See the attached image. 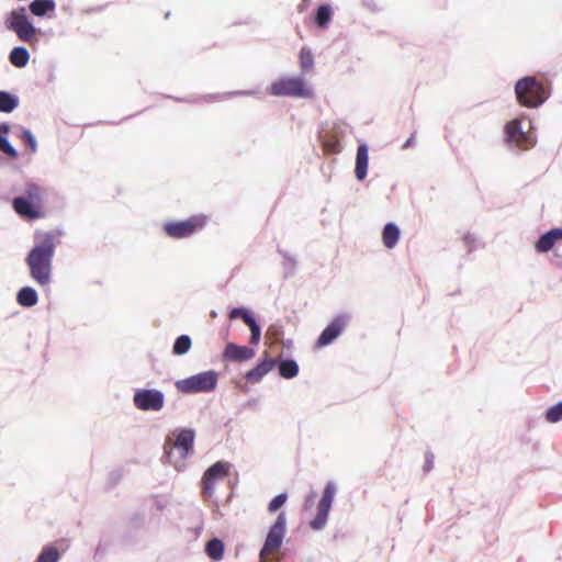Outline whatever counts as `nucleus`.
Listing matches in <instances>:
<instances>
[{
    "mask_svg": "<svg viewBox=\"0 0 562 562\" xmlns=\"http://www.w3.org/2000/svg\"><path fill=\"white\" fill-rule=\"evenodd\" d=\"M9 30L15 32L18 37L26 43H33L36 38V29L29 22L25 9L13 10L5 21Z\"/></svg>",
    "mask_w": 562,
    "mask_h": 562,
    "instance_id": "6e6552de",
    "label": "nucleus"
},
{
    "mask_svg": "<svg viewBox=\"0 0 562 562\" xmlns=\"http://www.w3.org/2000/svg\"><path fill=\"white\" fill-rule=\"evenodd\" d=\"M229 474V464L224 461H217L212 464L202 477V495L209 498L213 495L215 483L225 479Z\"/></svg>",
    "mask_w": 562,
    "mask_h": 562,
    "instance_id": "9b49d317",
    "label": "nucleus"
},
{
    "mask_svg": "<svg viewBox=\"0 0 562 562\" xmlns=\"http://www.w3.org/2000/svg\"><path fill=\"white\" fill-rule=\"evenodd\" d=\"M30 54L26 48L24 47H14L9 55L10 63L16 67L22 68L25 67L29 63Z\"/></svg>",
    "mask_w": 562,
    "mask_h": 562,
    "instance_id": "4be33fe9",
    "label": "nucleus"
},
{
    "mask_svg": "<svg viewBox=\"0 0 562 562\" xmlns=\"http://www.w3.org/2000/svg\"><path fill=\"white\" fill-rule=\"evenodd\" d=\"M205 551L211 559L220 561L223 558L224 544L220 539L214 538L207 542Z\"/></svg>",
    "mask_w": 562,
    "mask_h": 562,
    "instance_id": "a878e982",
    "label": "nucleus"
},
{
    "mask_svg": "<svg viewBox=\"0 0 562 562\" xmlns=\"http://www.w3.org/2000/svg\"><path fill=\"white\" fill-rule=\"evenodd\" d=\"M223 357L232 361H246L255 357V350L246 346L229 342L225 347Z\"/></svg>",
    "mask_w": 562,
    "mask_h": 562,
    "instance_id": "f3484780",
    "label": "nucleus"
},
{
    "mask_svg": "<svg viewBox=\"0 0 562 562\" xmlns=\"http://www.w3.org/2000/svg\"><path fill=\"white\" fill-rule=\"evenodd\" d=\"M506 142L520 149H529L535 145V138L530 132L521 128V121L514 119L505 125Z\"/></svg>",
    "mask_w": 562,
    "mask_h": 562,
    "instance_id": "9d476101",
    "label": "nucleus"
},
{
    "mask_svg": "<svg viewBox=\"0 0 562 562\" xmlns=\"http://www.w3.org/2000/svg\"><path fill=\"white\" fill-rule=\"evenodd\" d=\"M60 559L59 551L53 546L44 547L35 562H58Z\"/></svg>",
    "mask_w": 562,
    "mask_h": 562,
    "instance_id": "c85d7f7f",
    "label": "nucleus"
},
{
    "mask_svg": "<svg viewBox=\"0 0 562 562\" xmlns=\"http://www.w3.org/2000/svg\"><path fill=\"white\" fill-rule=\"evenodd\" d=\"M195 434L192 429H181L172 441L168 437L164 445L165 462L172 465L177 471L186 467L188 456L193 451Z\"/></svg>",
    "mask_w": 562,
    "mask_h": 562,
    "instance_id": "7ed1b4c3",
    "label": "nucleus"
},
{
    "mask_svg": "<svg viewBox=\"0 0 562 562\" xmlns=\"http://www.w3.org/2000/svg\"><path fill=\"white\" fill-rule=\"evenodd\" d=\"M18 106V100L5 91H0V112L10 113Z\"/></svg>",
    "mask_w": 562,
    "mask_h": 562,
    "instance_id": "cd10ccee",
    "label": "nucleus"
},
{
    "mask_svg": "<svg viewBox=\"0 0 562 562\" xmlns=\"http://www.w3.org/2000/svg\"><path fill=\"white\" fill-rule=\"evenodd\" d=\"M0 150L8 155L10 158L14 159L18 157L16 150L11 146L4 135H0Z\"/></svg>",
    "mask_w": 562,
    "mask_h": 562,
    "instance_id": "72a5a7b5",
    "label": "nucleus"
},
{
    "mask_svg": "<svg viewBox=\"0 0 562 562\" xmlns=\"http://www.w3.org/2000/svg\"><path fill=\"white\" fill-rule=\"evenodd\" d=\"M286 499H288V495L285 493H281V494L277 495L269 503L268 510L270 513L277 512L279 508H281L285 504Z\"/></svg>",
    "mask_w": 562,
    "mask_h": 562,
    "instance_id": "473e14b6",
    "label": "nucleus"
},
{
    "mask_svg": "<svg viewBox=\"0 0 562 562\" xmlns=\"http://www.w3.org/2000/svg\"><path fill=\"white\" fill-rule=\"evenodd\" d=\"M217 384V373L215 371H204L191 375L175 383L176 389L183 394L207 393L213 391Z\"/></svg>",
    "mask_w": 562,
    "mask_h": 562,
    "instance_id": "0eeeda50",
    "label": "nucleus"
},
{
    "mask_svg": "<svg viewBox=\"0 0 562 562\" xmlns=\"http://www.w3.org/2000/svg\"><path fill=\"white\" fill-rule=\"evenodd\" d=\"M299 373V366L294 360L286 359L279 363V374L284 379H293Z\"/></svg>",
    "mask_w": 562,
    "mask_h": 562,
    "instance_id": "b1692460",
    "label": "nucleus"
},
{
    "mask_svg": "<svg viewBox=\"0 0 562 562\" xmlns=\"http://www.w3.org/2000/svg\"><path fill=\"white\" fill-rule=\"evenodd\" d=\"M268 93L273 97L312 99L315 93L306 80L299 76L281 77L271 82Z\"/></svg>",
    "mask_w": 562,
    "mask_h": 562,
    "instance_id": "20e7f679",
    "label": "nucleus"
},
{
    "mask_svg": "<svg viewBox=\"0 0 562 562\" xmlns=\"http://www.w3.org/2000/svg\"><path fill=\"white\" fill-rule=\"evenodd\" d=\"M515 92L519 104L527 108L539 106L548 97L543 85L535 77H525L518 80Z\"/></svg>",
    "mask_w": 562,
    "mask_h": 562,
    "instance_id": "39448f33",
    "label": "nucleus"
},
{
    "mask_svg": "<svg viewBox=\"0 0 562 562\" xmlns=\"http://www.w3.org/2000/svg\"><path fill=\"white\" fill-rule=\"evenodd\" d=\"M191 338L187 335L179 336L172 347V352L177 356L187 353L191 348Z\"/></svg>",
    "mask_w": 562,
    "mask_h": 562,
    "instance_id": "c756f323",
    "label": "nucleus"
},
{
    "mask_svg": "<svg viewBox=\"0 0 562 562\" xmlns=\"http://www.w3.org/2000/svg\"><path fill=\"white\" fill-rule=\"evenodd\" d=\"M546 419L549 423H557V422L562 419V402H560L557 405L550 407L546 412Z\"/></svg>",
    "mask_w": 562,
    "mask_h": 562,
    "instance_id": "7c9ffc66",
    "label": "nucleus"
},
{
    "mask_svg": "<svg viewBox=\"0 0 562 562\" xmlns=\"http://www.w3.org/2000/svg\"><path fill=\"white\" fill-rule=\"evenodd\" d=\"M339 140L335 136L327 137L323 140V149L326 154H336L339 151Z\"/></svg>",
    "mask_w": 562,
    "mask_h": 562,
    "instance_id": "2f4dec72",
    "label": "nucleus"
},
{
    "mask_svg": "<svg viewBox=\"0 0 562 562\" xmlns=\"http://www.w3.org/2000/svg\"><path fill=\"white\" fill-rule=\"evenodd\" d=\"M334 494L335 487L331 483H328L318 503L317 515L310 524L313 529L319 530L325 526L334 499Z\"/></svg>",
    "mask_w": 562,
    "mask_h": 562,
    "instance_id": "4468645a",
    "label": "nucleus"
},
{
    "mask_svg": "<svg viewBox=\"0 0 562 562\" xmlns=\"http://www.w3.org/2000/svg\"><path fill=\"white\" fill-rule=\"evenodd\" d=\"M16 301L22 306L31 307L37 303L38 296L33 288L24 286L18 292Z\"/></svg>",
    "mask_w": 562,
    "mask_h": 562,
    "instance_id": "412c9836",
    "label": "nucleus"
},
{
    "mask_svg": "<svg viewBox=\"0 0 562 562\" xmlns=\"http://www.w3.org/2000/svg\"><path fill=\"white\" fill-rule=\"evenodd\" d=\"M21 138L30 147L32 153H34L36 150V140L30 131H27V130L23 131Z\"/></svg>",
    "mask_w": 562,
    "mask_h": 562,
    "instance_id": "f704fd0d",
    "label": "nucleus"
},
{
    "mask_svg": "<svg viewBox=\"0 0 562 562\" xmlns=\"http://www.w3.org/2000/svg\"><path fill=\"white\" fill-rule=\"evenodd\" d=\"M133 401L140 411H160L164 407L165 397L158 390H138Z\"/></svg>",
    "mask_w": 562,
    "mask_h": 562,
    "instance_id": "f8f14e48",
    "label": "nucleus"
},
{
    "mask_svg": "<svg viewBox=\"0 0 562 562\" xmlns=\"http://www.w3.org/2000/svg\"><path fill=\"white\" fill-rule=\"evenodd\" d=\"M286 517L284 513H280L274 524L270 527L263 548L260 551V559L267 560L270 555L276 554L281 548L285 533Z\"/></svg>",
    "mask_w": 562,
    "mask_h": 562,
    "instance_id": "1a4fd4ad",
    "label": "nucleus"
},
{
    "mask_svg": "<svg viewBox=\"0 0 562 562\" xmlns=\"http://www.w3.org/2000/svg\"><path fill=\"white\" fill-rule=\"evenodd\" d=\"M274 366L276 361L266 356L263 360L245 374V378L250 383H258Z\"/></svg>",
    "mask_w": 562,
    "mask_h": 562,
    "instance_id": "a211bd4d",
    "label": "nucleus"
},
{
    "mask_svg": "<svg viewBox=\"0 0 562 562\" xmlns=\"http://www.w3.org/2000/svg\"><path fill=\"white\" fill-rule=\"evenodd\" d=\"M60 237V231L36 233L34 246L25 259L31 278L42 286L48 285L50 282L52 261Z\"/></svg>",
    "mask_w": 562,
    "mask_h": 562,
    "instance_id": "f257e3e1",
    "label": "nucleus"
},
{
    "mask_svg": "<svg viewBox=\"0 0 562 562\" xmlns=\"http://www.w3.org/2000/svg\"><path fill=\"white\" fill-rule=\"evenodd\" d=\"M55 3L53 0H34L30 4V10L34 15L43 16L48 11H53Z\"/></svg>",
    "mask_w": 562,
    "mask_h": 562,
    "instance_id": "5701e85b",
    "label": "nucleus"
},
{
    "mask_svg": "<svg viewBox=\"0 0 562 562\" xmlns=\"http://www.w3.org/2000/svg\"><path fill=\"white\" fill-rule=\"evenodd\" d=\"M535 248L538 252L554 250L555 257L562 259V228L555 227L541 235Z\"/></svg>",
    "mask_w": 562,
    "mask_h": 562,
    "instance_id": "ddd939ff",
    "label": "nucleus"
},
{
    "mask_svg": "<svg viewBox=\"0 0 562 562\" xmlns=\"http://www.w3.org/2000/svg\"><path fill=\"white\" fill-rule=\"evenodd\" d=\"M10 132V126L7 123L0 124V135L8 134Z\"/></svg>",
    "mask_w": 562,
    "mask_h": 562,
    "instance_id": "c9c22d12",
    "label": "nucleus"
},
{
    "mask_svg": "<svg viewBox=\"0 0 562 562\" xmlns=\"http://www.w3.org/2000/svg\"><path fill=\"white\" fill-rule=\"evenodd\" d=\"M368 148L364 144H361L357 149L356 156V168L355 173L359 180H363L367 177L368 170Z\"/></svg>",
    "mask_w": 562,
    "mask_h": 562,
    "instance_id": "6ab92c4d",
    "label": "nucleus"
},
{
    "mask_svg": "<svg viewBox=\"0 0 562 562\" xmlns=\"http://www.w3.org/2000/svg\"><path fill=\"white\" fill-rule=\"evenodd\" d=\"M400 234V228L395 224L387 223L382 232L383 245L389 249L394 248L398 241Z\"/></svg>",
    "mask_w": 562,
    "mask_h": 562,
    "instance_id": "aec40b11",
    "label": "nucleus"
},
{
    "mask_svg": "<svg viewBox=\"0 0 562 562\" xmlns=\"http://www.w3.org/2000/svg\"><path fill=\"white\" fill-rule=\"evenodd\" d=\"M207 224V216L194 214L183 221H171L164 224V233L172 239L189 238L201 232Z\"/></svg>",
    "mask_w": 562,
    "mask_h": 562,
    "instance_id": "423d86ee",
    "label": "nucleus"
},
{
    "mask_svg": "<svg viewBox=\"0 0 562 562\" xmlns=\"http://www.w3.org/2000/svg\"><path fill=\"white\" fill-rule=\"evenodd\" d=\"M45 194L46 190L44 187L34 182L26 183L24 188V194L13 199L12 207L22 218H42L45 216Z\"/></svg>",
    "mask_w": 562,
    "mask_h": 562,
    "instance_id": "f03ea898",
    "label": "nucleus"
},
{
    "mask_svg": "<svg viewBox=\"0 0 562 562\" xmlns=\"http://www.w3.org/2000/svg\"><path fill=\"white\" fill-rule=\"evenodd\" d=\"M241 318L251 331L250 342L258 344L260 340V326L257 324L250 313L241 307L233 308L229 313V319Z\"/></svg>",
    "mask_w": 562,
    "mask_h": 562,
    "instance_id": "dca6fc26",
    "label": "nucleus"
},
{
    "mask_svg": "<svg viewBox=\"0 0 562 562\" xmlns=\"http://www.w3.org/2000/svg\"><path fill=\"white\" fill-rule=\"evenodd\" d=\"M346 325L347 318L345 316L334 318L319 335L316 347L322 348L331 344L342 333Z\"/></svg>",
    "mask_w": 562,
    "mask_h": 562,
    "instance_id": "2eb2a0df",
    "label": "nucleus"
},
{
    "mask_svg": "<svg viewBox=\"0 0 562 562\" xmlns=\"http://www.w3.org/2000/svg\"><path fill=\"white\" fill-rule=\"evenodd\" d=\"M412 138H408L407 142L403 145V148H407L411 145Z\"/></svg>",
    "mask_w": 562,
    "mask_h": 562,
    "instance_id": "e433bc0d",
    "label": "nucleus"
},
{
    "mask_svg": "<svg viewBox=\"0 0 562 562\" xmlns=\"http://www.w3.org/2000/svg\"><path fill=\"white\" fill-rule=\"evenodd\" d=\"M333 11L328 4H322L318 7L315 22L319 27H326L329 21L331 20Z\"/></svg>",
    "mask_w": 562,
    "mask_h": 562,
    "instance_id": "bb28decb",
    "label": "nucleus"
},
{
    "mask_svg": "<svg viewBox=\"0 0 562 562\" xmlns=\"http://www.w3.org/2000/svg\"><path fill=\"white\" fill-rule=\"evenodd\" d=\"M299 63L302 72H310L314 66V56L310 48L302 47L299 54Z\"/></svg>",
    "mask_w": 562,
    "mask_h": 562,
    "instance_id": "393cba45",
    "label": "nucleus"
}]
</instances>
